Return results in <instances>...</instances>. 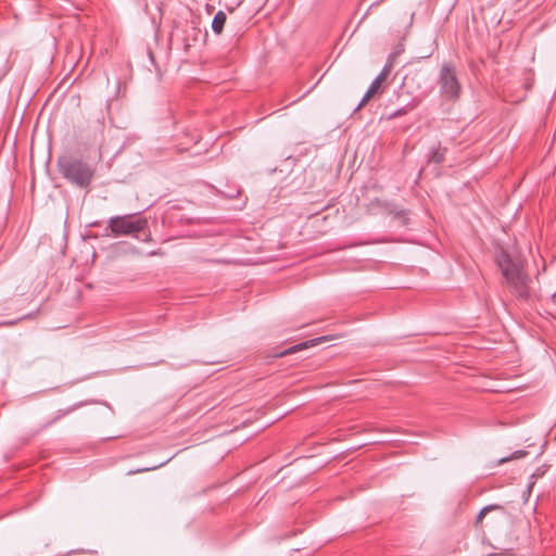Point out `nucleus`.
Wrapping results in <instances>:
<instances>
[{
  "label": "nucleus",
  "instance_id": "obj_1",
  "mask_svg": "<svg viewBox=\"0 0 556 556\" xmlns=\"http://www.w3.org/2000/svg\"><path fill=\"white\" fill-rule=\"evenodd\" d=\"M58 170L71 185L85 189L89 188L94 168L91 164L74 155H62L56 161Z\"/></svg>",
  "mask_w": 556,
  "mask_h": 556
},
{
  "label": "nucleus",
  "instance_id": "obj_2",
  "mask_svg": "<svg viewBox=\"0 0 556 556\" xmlns=\"http://www.w3.org/2000/svg\"><path fill=\"white\" fill-rule=\"evenodd\" d=\"M108 226L115 237L136 235L148 227V219L139 214L118 215L110 217Z\"/></svg>",
  "mask_w": 556,
  "mask_h": 556
},
{
  "label": "nucleus",
  "instance_id": "obj_3",
  "mask_svg": "<svg viewBox=\"0 0 556 556\" xmlns=\"http://www.w3.org/2000/svg\"><path fill=\"white\" fill-rule=\"evenodd\" d=\"M441 96L446 100H456L460 93V84L456 71L451 64H443L439 76Z\"/></svg>",
  "mask_w": 556,
  "mask_h": 556
},
{
  "label": "nucleus",
  "instance_id": "obj_4",
  "mask_svg": "<svg viewBox=\"0 0 556 556\" xmlns=\"http://www.w3.org/2000/svg\"><path fill=\"white\" fill-rule=\"evenodd\" d=\"M496 264L502 271L503 278H521L522 262L511 257L506 251H501L496 255Z\"/></svg>",
  "mask_w": 556,
  "mask_h": 556
},
{
  "label": "nucleus",
  "instance_id": "obj_5",
  "mask_svg": "<svg viewBox=\"0 0 556 556\" xmlns=\"http://www.w3.org/2000/svg\"><path fill=\"white\" fill-rule=\"evenodd\" d=\"M392 67H393V62L390 59L387 62V64L384 65V67L382 68V71L380 72V74L372 80V83L370 84L368 90L364 94L363 99L358 103V105L355 109V111H357L361 108H363L374 97V94H376L378 92V90L380 89L382 83L386 80V78L391 73Z\"/></svg>",
  "mask_w": 556,
  "mask_h": 556
},
{
  "label": "nucleus",
  "instance_id": "obj_6",
  "mask_svg": "<svg viewBox=\"0 0 556 556\" xmlns=\"http://www.w3.org/2000/svg\"><path fill=\"white\" fill-rule=\"evenodd\" d=\"M377 204L387 214L393 215V218L397 220L400 226H406L408 224V212L406 210H396V207L388 202L377 201Z\"/></svg>",
  "mask_w": 556,
  "mask_h": 556
},
{
  "label": "nucleus",
  "instance_id": "obj_7",
  "mask_svg": "<svg viewBox=\"0 0 556 556\" xmlns=\"http://www.w3.org/2000/svg\"><path fill=\"white\" fill-rule=\"evenodd\" d=\"M227 16L224 11H218L212 22V29L215 34L219 35L222 34L225 23H226Z\"/></svg>",
  "mask_w": 556,
  "mask_h": 556
},
{
  "label": "nucleus",
  "instance_id": "obj_8",
  "mask_svg": "<svg viewBox=\"0 0 556 556\" xmlns=\"http://www.w3.org/2000/svg\"><path fill=\"white\" fill-rule=\"evenodd\" d=\"M446 149H442L440 146L431 148L429 152V162L440 164L444 161Z\"/></svg>",
  "mask_w": 556,
  "mask_h": 556
},
{
  "label": "nucleus",
  "instance_id": "obj_9",
  "mask_svg": "<svg viewBox=\"0 0 556 556\" xmlns=\"http://www.w3.org/2000/svg\"><path fill=\"white\" fill-rule=\"evenodd\" d=\"M320 341H321V338L308 340L306 342H303V343H300V344H296V345H293V346L289 348L288 350L281 352L280 355L291 354V353H294L296 351L304 350V349H306L308 346H314V345H316Z\"/></svg>",
  "mask_w": 556,
  "mask_h": 556
},
{
  "label": "nucleus",
  "instance_id": "obj_10",
  "mask_svg": "<svg viewBox=\"0 0 556 556\" xmlns=\"http://www.w3.org/2000/svg\"><path fill=\"white\" fill-rule=\"evenodd\" d=\"M492 510H504V507L498 504H491V505L484 506L477 516L476 526H479L481 523L482 519L485 517V515Z\"/></svg>",
  "mask_w": 556,
  "mask_h": 556
},
{
  "label": "nucleus",
  "instance_id": "obj_11",
  "mask_svg": "<svg viewBox=\"0 0 556 556\" xmlns=\"http://www.w3.org/2000/svg\"><path fill=\"white\" fill-rule=\"evenodd\" d=\"M418 103H419L418 100L413 99L406 106H403V108L396 110L395 112H393L390 115V118H394V117H397V116L405 115L407 112H409L410 110L415 109L418 105Z\"/></svg>",
  "mask_w": 556,
  "mask_h": 556
},
{
  "label": "nucleus",
  "instance_id": "obj_12",
  "mask_svg": "<svg viewBox=\"0 0 556 556\" xmlns=\"http://www.w3.org/2000/svg\"><path fill=\"white\" fill-rule=\"evenodd\" d=\"M527 455V452L525 451H516L508 457H503L498 460V464H504L510 459H520Z\"/></svg>",
  "mask_w": 556,
  "mask_h": 556
},
{
  "label": "nucleus",
  "instance_id": "obj_13",
  "mask_svg": "<svg viewBox=\"0 0 556 556\" xmlns=\"http://www.w3.org/2000/svg\"><path fill=\"white\" fill-rule=\"evenodd\" d=\"M508 281L513 282L516 286L518 285V282H520V285H521V292H520V294H521V296H527L528 292H527V286L525 283L526 280L520 279V280H508Z\"/></svg>",
  "mask_w": 556,
  "mask_h": 556
},
{
  "label": "nucleus",
  "instance_id": "obj_14",
  "mask_svg": "<svg viewBox=\"0 0 556 556\" xmlns=\"http://www.w3.org/2000/svg\"><path fill=\"white\" fill-rule=\"evenodd\" d=\"M534 485V481H531L527 488L526 495L527 497L531 494L532 488Z\"/></svg>",
  "mask_w": 556,
  "mask_h": 556
},
{
  "label": "nucleus",
  "instance_id": "obj_15",
  "mask_svg": "<svg viewBox=\"0 0 556 556\" xmlns=\"http://www.w3.org/2000/svg\"><path fill=\"white\" fill-rule=\"evenodd\" d=\"M146 470H148V468H146V469H138L136 472H141V471H146Z\"/></svg>",
  "mask_w": 556,
  "mask_h": 556
}]
</instances>
